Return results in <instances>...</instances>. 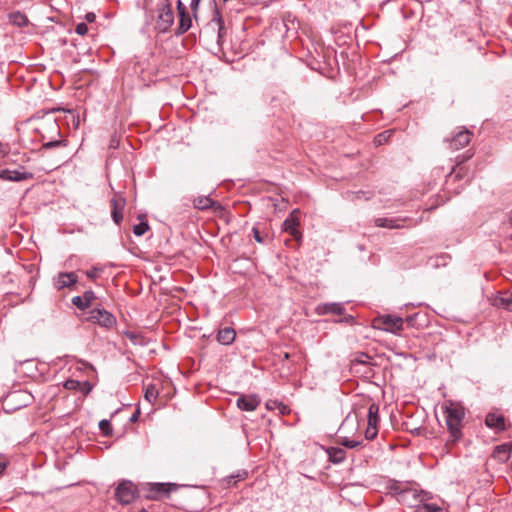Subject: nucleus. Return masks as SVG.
<instances>
[{
    "label": "nucleus",
    "mask_w": 512,
    "mask_h": 512,
    "mask_svg": "<svg viewBox=\"0 0 512 512\" xmlns=\"http://www.w3.org/2000/svg\"><path fill=\"white\" fill-rule=\"evenodd\" d=\"M178 10H179V26H178V34H183L187 32L191 27V17L186 12L185 7L182 6L181 1L178 2Z\"/></svg>",
    "instance_id": "dca6fc26"
},
{
    "label": "nucleus",
    "mask_w": 512,
    "mask_h": 512,
    "mask_svg": "<svg viewBox=\"0 0 512 512\" xmlns=\"http://www.w3.org/2000/svg\"><path fill=\"white\" fill-rule=\"evenodd\" d=\"M247 475L248 474L246 471H239L237 474L227 477L226 482L228 485H230L232 483V481L235 480L234 481V484H235L236 481L244 480L247 477Z\"/></svg>",
    "instance_id": "c756f323"
},
{
    "label": "nucleus",
    "mask_w": 512,
    "mask_h": 512,
    "mask_svg": "<svg viewBox=\"0 0 512 512\" xmlns=\"http://www.w3.org/2000/svg\"><path fill=\"white\" fill-rule=\"evenodd\" d=\"M252 232H253V236H254L255 240L259 243H263L264 240H263L262 236L260 235L258 228L254 227L252 229Z\"/></svg>",
    "instance_id": "a19ab883"
},
{
    "label": "nucleus",
    "mask_w": 512,
    "mask_h": 512,
    "mask_svg": "<svg viewBox=\"0 0 512 512\" xmlns=\"http://www.w3.org/2000/svg\"><path fill=\"white\" fill-rule=\"evenodd\" d=\"M341 445H343L344 447L346 448H350V449H353V448H356L358 447L359 445L362 444V441H359V440H351L347 437L343 438L341 440Z\"/></svg>",
    "instance_id": "c85d7f7f"
},
{
    "label": "nucleus",
    "mask_w": 512,
    "mask_h": 512,
    "mask_svg": "<svg viewBox=\"0 0 512 512\" xmlns=\"http://www.w3.org/2000/svg\"><path fill=\"white\" fill-rule=\"evenodd\" d=\"M80 386H81V382L78 380H74V379H69V380L65 381V383H64V387L67 390H78V387H80Z\"/></svg>",
    "instance_id": "2f4dec72"
},
{
    "label": "nucleus",
    "mask_w": 512,
    "mask_h": 512,
    "mask_svg": "<svg viewBox=\"0 0 512 512\" xmlns=\"http://www.w3.org/2000/svg\"><path fill=\"white\" fill-rule=\"evenodd\" d=\"M174 21V15L168 0L162 1L158 5V17L156 21V27L159 31H167Z\"/></svg>",
    "instance_id": "20e7f679"
},
{
    "label": "nucleus",
    "mask_w": 512,
    "mask_h": 512,
    "mask_svg": "<svg viewBox=\"0 0 512 512\" xmlns=\"http://www.w3.org/2000/svg\"><path fill=\"white\" fill-rule=\"evenodd\" d=\"M485 423L489 428L494 429L497 432L504 431L506 429L504 416L496 412L489 413L486 416Z\"/></svg>",
    "instance_id": "2eb2a0df"
},
{
    "label": "nucleus",
    "mask_w": 512,
    "mask_h": 512,
    "mask_svg": "<svg viewBox=\"0 0 512 512\" xmlns=\"http://www.w3.org/2000/svg\"><path fill=\"white\" fill-rule=\"evenodd\" d=\"M78 390L81 391L84 395H87L92 390V385L88 381L81 382V386L78 387Z\"/></svg>",
    "instance_id": "e433bc0d"
},
{
    "label": "nucleus",
    "mask_w": 512,
    "mask_h": 512,
    "mask_svg": "<svg viewBox=\"0 0 512 512\" xmlns=\"http://www.w3.org/2000/svg\"><path fill=\"white\" fill-rule=\"evenodd\" d=\"M148 229V223L146 221H143L133 227V232L137 236H142L147 232Z\"/></svg>",
    "instance_id": "cd10ccee"
},
{
    "label": "nucleus",
    "mask_w": 512,
    "mask_h": 512,
    "mask_svg": "<svg viewBox=\"0 0 512 512\" xmlns=\"http://www.w3.org/2000/svg\"><path fill=\"white\" fill-rule=\"evenodd\" d=\"M299 223V211L293 210L283 222V230L292 235L294 238H299L301 236L297 229Z\"/></svg>",
    "instance_id": "6e6552de"
},
{
    "label": "nucleus",
    "mask_w": 512,
    "mask_h": 512,
    "mask_svg": "<svg viewBox=\"0 0 512 512\" xmlns=\"http://www.w3.org/2000/svg\"><path fill=\"white\" fill-rule=\"evenodd\" d=\"M512 443H506L495 447L493 457L499 461L505 462L510 457Z\"/></svg>",
    "instance_id": "6ab92c4d"
},
{
    "label": "nucleus",
    "mask_w": 512,
    "mask_h": 512,
    "mask_svg": "<svg viewBox=\"0 0 512 512\" xmlns=\"http://www.w3.org/2000/svg\"><path fill=\"white\" fill-rule=\"evenodd\" d=\"M94 19H95V15H94L93 13H88V14L86 15V20H87L88 22H93V21H94Z\"/></svg>",
    "instance_id": "49530a36"
},
{
    "label": "nucleus",
    "mask_w": 512,
    "mask_h": 512,
    "mask_svg": "<svg viewBox=\"0 0 512 512\" xmlns=\"http://www.w3.org/2000/svg\"><path fill=\"white\" fill-rule=\"evenodd\" d=\"M392 133L393 132L391 130H387L382 133H379L374 139L375 144L382 145V144L386 143L389 140V138L391 137Z\"/></svg>",
    "instance_id": "bb28decb"
},
{
    "label": "nucleus",
    "mask_w": 512,
    "mask_h": 512,
    "mask_svg": "<svg viewBox=\"0 0 512 512\" xmlns=\"http://www.w3.org/2000/svg\"><path fill=\"white\" fill-rule=\"evenodd\" d=\"M43 124L46 125L55 134H57V135L60 134V129H59V126H58L56 120H54V119L48 120Z\"/></svg>",
    "instance_id": "f704fd0d"
},
{
    "label": "nucleus",
    "mask_w": 512,
    "mask_h": 512,
    "mask_svg": "<svg viewBox=\"0 0 512 512\" xmlns=\"http://www.w3.org/2000/svg\"><path fill=\"white\" fill-rule=\"evenodd\" d=\"M33 174L24 170H9L4 169L0 171V179L13 182H21L31 179Z\"/></svg>",
    "instance_id": "9b49d317"
},
{
    "label": "nucleus",
    "mask_w": 512,
    "mask_h": 512,
    "mask_svg": "<svg viewBox=\"0 0 512 512\" xmlns=\"http://www.w3.org/2000/svg\"><path fill=\"white\" fill-rule=\"evenodd\" d=\"M370 357L367 354H361L356 360V363L359 364H369L370 363Z\"/></svg>",
    "instance_id": "ea45409f"
},
{
    "label": "nucleus",
    "mask_w": 512,
    "mask_h": 512,
    "mask_svg": "<svg viewBox=\"0 0 512 512\" xmlns=\"http://www.w3.org/2000/svg\"><path fill=\"white\" fill-rule=\"evenodd\" d=\"M139 415H140V411H139V410H136V411L132 414V416H131V418H130V421H131V422H136V421L138 420Z\"/></svg>",
    "instance_id": "c03bdc74"
},
{
    "label": "nucleus",
    "mask_w": 512,
    "mask_h": 512,
    "mask_svg": "<svg viewBox=\"0 0 512 512\" xmlns=\"http://www.w3.org/2000/svg\"><path fill=\"white\" fill-rule=\"evenodd\" d=\"M445 414L446 425L449 431L447 443L454 444L462 437V424L465 417L464 407L451 400L446 401L442 406Z\"/></svg>",
    "instance_id": "f03ea898"
},
{
    "label": "nucleus",
    "mask_w": 512,
    "mask_h": 512,
    "mask_svg": "<svg viewBox=\"0 0 512 512\" xmlns=\"http://www.w3.org/2000/svg\"><path fill=\"white\" fill-rule=\"evenodd\" d=\"M111 215L115 224L119 225L123 220V209L125 207V199L120 196H115L110 201Z\"/></svg>",
    "instance_id": "ddd939ff"
},
{
    "label": "nucleus",
    "mask_w": 512,
    "mask_h": 512,
    "mask_svg": "<svg viewBox=\"0 0 512 512\" xmlns=\"http://www.w3.org/2000/svg\"><path fill=\"white\" fill-rule=\"evenodd\" d=\"M84 301H85V304L90 307L91 304L93 303V301L96 299V296L94 294L93 291H86L84 292V294L82 295Z\"/></svg>",
    "instance_id": "473e14b6"
},
{
    "label": "nucleus",
    "mask_w": 512,
    "mask_h": 512,
    "mask_svg": "<svg viewBox=\"0 0 512 512\" xmlns=\"http://www.w3.org/2000/svg\"><path fill=\"white\" fill-rule=\"evenodd\" d=\"M98 274H99V270H98V269H96V268H93V269L88 270V271L86 272L87 277H88V278H90V279H95V278H97Z\"/></svg>",
    "instance_id": "79ce46f5"
},
{
    "label": "nucleus",
    "mask_w": 512,
    "mask_h": 512,
    "mask_svg": "<svg viewBox=\"0 0 512 512\" xmlns=\"http://www.w3.org/2000/svg\"><path fill=\"white\" fill-rule=\"evenodd\" d=\"M319 309H321L324 314L331 313L336 315H342L345 311V308L341 303H326L319 307Z\"/></svg>",
    "instance_id": "4be33fe9"
},
{
    "label": "nucleus",
    "mask_w": 512,
    "mask_h": 512,
    "mask_svg": "<svg viewBox=\"0 0 512 512\" xmlns=\"http://www.w3.org/2000/svg\"><path fill=\"white\" fill-rule=\"evenodd\" d=\"M284 358H285V359H288V358H289V354H288V353H285V354H284Z\"/></svg>",
    "instance_id": "8fccbe9b"
},
{
    "label": "nucleus",
    "mask_w": 512,
    "mask_h": 512,
    "mask_svg": "<svg viewBox=\"0 0 512 512\" xmlns=\"http://www.w3.org/2000/svg\"><path fill=\"white\" fill-rule=\"evenodd\" d=\"M72 303L79 309L84 310L88 308L82 296H75L72 298Z\"/></svg>",
    "instance_id": "72a5a7b5"
},
{
    "label": "nucleus",
    "mask_w": 512,
    "mask_h": 512,
    "mask_svg": "<svg viewBox=\"0 0 512 512\" xmlns=\"http://www.w3.org/2000/svg\"><path fill=\"white\" fill-rule=\"evenodd\" d=\"M404 320L402 317L396 315H380L373 321V326L375 328L390 332V333H398L403 329Z\"/></svg>",
    "instance_id": "7ed1b4c3"
},
{
    "label": "nucleus",
    "mask_w": 512,
    "mask_h": 512,
    "mask_svg": "<svg viewBox=\"0 0 512 512\" xmlns=\"http://www.w3.org/2000/svg\"><path fill=\"white\" fill-rule=\"evenodd\" d=\"M415 508L414 512H436L438 510L436 506L424 503L415 506Z\"/></svg>",
    "instance_id": "7c9ffc66"
},
{
    "label": "nucleus",
    "mask_w": 512,
    "mask_h": 512,
    "mask_svg": "<svg viewBox=\"0 0 512 512\" xmlns=\"http://www.w3.org/2000/svg\"><path fill=\"white\" fill-rule=\"evenodd\" d=\"M6 153H7L6 149L3 147L2 144H0V159L4 158Z\"/></svg>",
    "instance_id": "a18cd8bd"
},
{
    "label": "nucleus",
    "mask_w": 512,
    "mask_h": 512,
    "mask_svg": "<svg viewBox=\"0 0 512 512\" xmlns=\"http://www.w3.org/2000/svg\"><path fill=\"white\" fill-rule=\"evenodd\" d=\"M87 320L105 328H111L116 324V318L105 309L95 308L89 311Z\"/></svg>",
    "instance_id": "39448f33"
},
{
    "label": "nucleus",
    "mask_w": 512,
    "mask_h": 512,
    "mask_svg": "<svg viewBox=\"0 0 512 512\" xmlns=\"http://www.w3.org/2000/svg\"><path fill=\"white\" fill-rule=\"evenodd\" d=\"M201 0H191L190 7L195 12L200 4Z\"/></svg>",
    "instance_id": "37998d69"
},
{
    "label": "nucleus",
    "mask_w": 512,
    "mask_h": 512,
    "mask_svg": "<svg viewBox=\"0 0 512 512\" xmlns=\"http://www.w3.org/2000/svg\"><path fill=\"white\" fill-rule=\"evenodd\" d=\"M329 459L333 463H341L346 456V453L343 449L338 447H331L327 450Z\"/></svg>",
    "instance_id": "5701e85b"
},
{
    "label": "nucleus",
    "mask_w": 512,
    "mask_h": 512,
    "mask_svg": "<svg viewBox=\"0 0 512 512\" xmlns=\"http://www.w3.org/2000/svg\"><path fill=\"white\" fill-rule=\"evenodd\" d=\"M5 468H6V463L0 462V474L5 470Z\"/></svg>",
    "instance_id": "de8ad7c7"
},
{
    "label": "nucleus",
    "mask_w": 512,
    "mask_h": 512,
    "mask_svg": "<svg viewBox=\"0 0 512 512\" xmlns=\"http://www.w3.org/2000/svg\"><path fill=\"white\" fill-rule=\"evenodd\" d=\"M194 206L199 210H205L209 208L219 209L221 205L213 201L209 196H199L194 199Z\"/></svg>",
    "instance_id": "a211bd4d"
},
{
    "label": "nucleus",
    "mask_w": 512,
    "mask_h": 512,
    "mask_svg": "<svg viewBox=\"0 0 512 512\" xmlns=\"http://www.w3.org/2000/svg\"><path fill=\"white\" fill-rule=\"evenodd\" d=\"M471 137L472 133L469 130H461L453 138L448 140L449 148L457 151L468 145L471 141Z\"/></svg>",
    "instance_id": "1a4fd4ad"
},
{
    "label": "nucleus",
    "mask_w": 512,
    "mask_h": 512,
    "mask_svg": "<svg viewBox=\"0 0 512 512\" xmlns=\"http://www.w3.org/2000/svg\"><path fill=\"white\" fill-rule=\"evenodd\" d=\"M75 31L78 35L84 36L88 32V26L85 23L81 22L76 25Z\"/></svg>",
    "instance_id": "c9c22d12"
},
{
    "label": "nucleus",
    "mask_w": 512,
    "mask_h": 512,
    "mask_svg": "<svg viewBox=\"0 0 512 512\" xmlns=\"http://www.w3.org/2000/svg\"><path fill=\"white\" fill-rule=\"evenodd\" d=\"M493 305L512 312V292H501L493 300Z\"/></svg>",
    "instance_id": "f3484780"
},
{
    "label": "nucleus",
    "mask_w": 512,
    "mask_h": 512,
    "mask_svg": "<svg viewBox=\"0 0 512 512\" xmlns=\"http://www.w3.org/2000/svg\"><path fill=\"white\" fill-rule=\"evenodd\" d=\"M61 144H62V141H60V140H52V141H48V142L44 143L42 148L43 149H51L54 147H58Z\"/></svg>",
    "instance_id": "58836bf2"
},
{
    "label": "nucleus",
    "mask_w": 512,
    "mask_h": 512,
    "mask_svg": "<svg viewBox=\"0 0 512 512\" xmlns=\"http://www.w3.org/2000/svg\"><path fill=\"white\" fill-rule=\"evenodd\" d=\"M99 428L104 436H111L113 429L111 423L107 419H103L99 422Z\"/></svg>",
    "instance_id": "a878e982"
},
{
    "label": "nucleus",
    "mask_w": 512,
    "mask_h": 512,
    "mask_svg": "<svg viewBox=\"0 0 512 512\" xmlns=\"http://www.w3.org/2000/svg\"><path fill=\"white\" fill-rule=\"evenodd\" d=\"M159 390L154 384H148L145 388L144 398L149 403L153 404L158 398Z\"/></svg>",
    "instance_id": "b1692460"
},
{
    "label": "nucleus",
    "mask_w": 512,
    "mask_h": 512,
    "mask_svg": "<svg viewBox=\"0 0 512 512\" xmlns=\"http://www.w3.org/2000/svg\"><path fill=\"white\" fill-rule=\"evenodd\" d=\"M217 21L218 25H219V29L222 28V24H223V20H222V16L219 12V10L217 9V7L215 6L214 8V14H213V18H212V21Z\"/></svg>",
    "instance_id": "4c0bfd02"
},
{
    "label": "nucleus",
    "mask_w": 512,
    "mask_h": 512,
    "mask_svg": "<svg viewBox=\"0 0 512 512\" xmlns=\"http://www.w3.org/2000/svg\"><path fill=\"white\" fill-rule=\"evenodd\" d=\"M236 333L234 329L226 327L221 329L217 334V340L223 345H230L234 342Z\"/></svg>",
    "instance_id": "aec40b11"
},
{
    "label": "nucleus",
    "mask_w": 512,
    "mask_h": 512,
    "mask_svg": "<svg viewBox=\"0 0 512 512\" xmlns=\"http://www.w3.org/2000/svg\"><path fill=\"white\" fill-rule=\"evenodd\" d=\"M260 402V398L256 394L242 395L237 399V407L244 411H254Z\"/></svg>",
    "instance_id": "f8f14e48"
},
{
    "label": "nucleus",
    "mask_w": 512,
    "mask_h": 512,
    "mask_svg": "<svg viewBox=\"0 0 512 512\" xmlns=\"http://www.w3.org/2000/svg\"><path fill=\"white\" fill-rule=\"evenodd\" d=\"M368 426L365 430L366 440H373L378 434L379 406L375 403L370 404L367 414Z\"/></svg>",
    "instance_id": "423d86ee"
},
{
    "label": "nucleus",
    "mask_w": 512,
    "mask_h": 512,
    "mask_svg": "<svg viewBox=\"0 0 512 512\" xmlns=\"http://www.w3.org/2000/svg\"><path fill=\"white\" fill-rule=\"evenodd\" d=\"M387 489L397 502L409 507L418 506L429 499L428 493L421 490L416 483L392 480L389 481Z\"/></svg>",
    "instance_id": "f257e3e1"
},
{
    "label": "nucleus",
    "mask_w": 512,
    "mask_h": 512,
    "mask_svg": "<svg viewBox=\"0 0 512 512\" xmlns=\"http://www.w3.org/2000/svg\"><path fill=\"white\" fill-rule=\"evenodd\" d=\"M174 488L173 484L154 483L151 485L148 498L158 500L163 496H167Z\"/></svg>",
    "instance_id": "4468645a"
},
{
    "label": "nucleus",
    "mask_w": 512,
    "mask_h": 512,
    "mask_svg": "<svg viewBox=\"0 0 512 512\" xmlns=\"http://www.w3.org/2000/svg\"><path fill=\"white\" fill-rule=\"evenodd\" d=\"M115 496L121 504H129L135 497V490L131 482H123L116 488Z\"/></svg>",
    "instance_id": "0eeeda50"
},
{
    "label": "nucleus",
    "mask_w": 512,
    "mask_h": 512,
    "mask_svg": "<svg viewBox=\"0 0 512 512\" xmlns=\"http://www.w3.org/2000/svg\"><path fill=\"white\" fill-rule=\"evenodd\" d=\"M9 19L14 25L18 27L25 26L28 22L26 16L20 12L11 13L9 15Z\"/></svg>",
    "instance_id": "393cba45"
},
{
    "label": "nucleus",
    "mask_w": 512,
    "mask_h": 512,
    "mask_svg": "<svg viewBox=\"0 0 512 512\" xmlns=\"http://www.w3.org/2000/svg\"><path fill=\"white\" fill-rule=\"evenodd\" d=\"M78 277L74 272H62L54 278V286L57 290L69 288L77 283Z\"/></svg>",
    "instance_id": "9d476101"
},
{
    "label": "nucleus",
    "mask_w": 512,
    "mask_h": 512,
    "mask_svg": "<svg viewBox=\"0 0 512 512\" xmlns=\"http://www.w3.org/2000/svg\"><path fill=\"white\" fill-rule=\"evenodd\" d=\"M348 421H349V418L347 417V418L344 420V422H343L342 426H344Z\"/></svg>",
    "instance_id": "09e8293b"
},
{
    "label": "nucleus",
    "mask_w": 512,
    "mask_h": 512,
    "mask_svg": "<svg viewBox=\"0 0 512 512\" xmlns=\"http://www.w3.org/2000/svg\"><path fill=\"white\" fill-rule=\"evenodd\" d=\"M374 223L377 227L388 229H399L403 227V225L399 224V220L394 218H376Z\"/></svg>",
    "instance_id": "412c9836"
}]
</instances>
